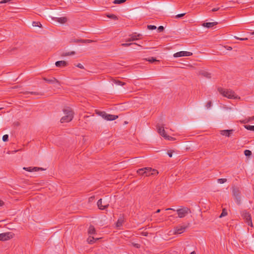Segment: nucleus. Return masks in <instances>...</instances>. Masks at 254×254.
I'll use <instances>...</instances> for the list:
<instances>
[{
    "label": "nucleus",
    "instance_id": "a19ab883",
    "mask_svg": "<svg viewBox=\"0 0 254 254\" xmlns=\"http://www.w3.org/2000/svg\"><path fill=\"white\" fill-rule=\"evenodd\" d=\"M23 170H25L26 171H27L28 172H32V168L31 167H23Z\"/></svg>",
    "mask_w": 254,
    "mask_h": 254
},
{
    "label": "nucleus",
    "instance_id": "864d4df0",
    "mask_svg": "<svg viewBox=\"0 0 254 254\" xmlns=\"http://www.w3.org/2000/svg\"><path fill=\"white\" fill-rule=\"evenodd\" d=\"M119 84H121L122 85H123L125 84L124 83H122V82L121 81H119Z\"/></svg>",
    "mask_w": 254,
    "mask_h": 254
},
{
    "label": "nucleus",
    "instance_id": "4d7b16f0",
    "mask_svg": "<svg viewBox=\"0 0 254 254\" xmlns=\"http://www.w3.org/2000/svg\"><path fill=\"white\" fill-rule=\"evenodd\" d=\"M160 212V209H157V211H156V213H159Z\"/></svg>",
    "mask_w": 254,
    "mask_h": 254
},
{
    "label": "nucleus",
    "instance_id": "f8f14e48",
    "mask_svg": "<svg viewBox=\"0 0 254 254\" xmlns=\"http://www.w3.org/2000/svg\"><path fill=\"white\" fill-rule=\"evenodd\" d=\"M33 27H35L36 28H39V30H33V32H37L39 34H42V32L43 31V27L41 23L39 21H33Z\"/></svg>",
    "mask_w": 254,
    "mask_h": 254
},
{
    "label": "nucleus",
    "instance_id": "ddd939ff",
    "mask_svg": "<svg viewBox=\"0 0 254 254\" xmlns=\"http://www.w3.org/2000/svg\"><path fill=\"white\" fill-rule=\"evenodd\" d=\"M233 129H226L220 130V134L222 135H225L227 137H230L233 133Z\"/></svg>",
    "mask_w": 254,
    "mask_h": 254
},
{
    "label": "nucleus",
    "instance_id": "f257e3e1",
    "mask_svg": "<svg viewBox=\"0 0 254 254\" xmlns=\"http://www.w3.org/2000/svg\"><path fill=\"white\" fill-rule=\"evenodd\" d=\"M64 116L61 119L62 123H68L70 122L73 118V112L72 109L69 107H65L63 109Z\"/></svg>",
    "mask_w": 254,
    "mask_h": 254
},
{
    "label": "nucleus",
    "instance_id": "f3484780",
    "mask_svg": "<svg viewBox=\"0 0 254 254\" xmlns=\"http://www.w3.org/2000/svg\"><path fill=\"white\" fill-rule=\"evenodd\" d=\"M55 64L57 67H65L67 66V63L64 61H57Z\"/></svg>",
    "mask_w": 254,
    "mask_h": 254
},
{
    "label": "nucleus",
    "instance_id": "5701e85b",
    "mask_svg": "<svg viewBox=\"0 0 254 254\" xmlns=\"http://www.w3.org/2000/svg\"><path fill=\"white\" fill-rule=\"evenodd\" d=\"M75 54V52L72 51L70 52H64L61 55L63 57H66L68 56L74 55Z\"/></svg>",
    "mask_w": 254,
    "mask_h": 254
},
{
    "label": "nucleus",
    "instance_id": "a211bd4d",
    "mask_svg": "<svg viewBox=\"0 0 254 254\" xmlns=\"http://www.w3.org/2000/svg\"><path fill=\"white\" fill-rule=\"evenodd\" d=\"M102 203V199H99L98 201H97V205L100 209L103 210L108 207V205H103Z\"/></svg>",
    "mask_w": 254,
    "mask_h": 254
},
{
    "label": "nucleus",
    "instance_id": "8fccbe9b",
    "mask_svg": "<svg viewBox=\"0 0 254 254\" xmlns=\"http://www.w3.org/2000/svg\"><path fill=\"white\" fill-rule=\"evenodd\" d=\"M142 234L143 236H147L148 235V233L147 232H142Z\"/></svg>",
    "mask_w": 254,
    "mask_h": 254
},
{
    "label": "nucleus",
    "instance_id": "09e8293b",
    "mask_svg": "<svg viewBox=\"0 0 254 254\" xmlns=\"http://www.w3.org/2000/svg\"><path fill=\"white\" fill-rule=\"evenodd\" d=\"M219 7H218V8H213L211 11L212 12H215V11H218L219 9Z\"/></svg>",
    "mask_w": 254,
    "mask_h": 254
},
{
    "label": "nucleus",
    "instance_id": "6e6552de",
    "mask_svg": "<svg viewBox=\"0 0 254 254\" xmlns=\"http://www.w3.org/2000/svg\"><path fill=\"white\" fill-rule=\"evenodd\" d=\"M189 210V209L187 207H184L178 209L177 212L178 215V217L180 218H183L185 217L186 215L188 214Z\"/></svg>",
    "mask_w": 254,
    "mask_h": 254
},
{
    "label": "nucleus",
    "instance_id": "58836bf2",
    "mask_svg": "<svg viewBox=\"0 0 254 254\" xmlns=\"http://www.w3.org/2000/svg\"><path fill=\"white\" fill-rule=\"evenodd\" d=\"M164 27L163 26H160L158 28V31L159 32H162L164 31Z\"/></svg>",
    "mask_w": 254,
    "mask_h": 254
},
{
    "label": "nucleus",
    "instance_id": "9d476101",
    "mask_svg": "<svg viewBox=\"0 0 254 254\" xmlns=\"http://www.w3.org/2000/svg\"><path fill=\"white\" fill-rule=\"evenodd\" d=\"M189 226V224L187 225L178 226L176 227L174 229V234H180L183 233Z\"/></svg>",
    "mask_w": 254,
    "mask_h": 254
},
{
    "label": "nucleus",
    "instance_id": "c756f323",
    "mask_svg": "<svg viewBox=\"0 0 254 254\" xmlns=\"http://www.w3.org/2000/svg\"><path fill=\"white\" fill-rule=\"evenodd\" d=\"M45 170V169L41 168V167H33V172H36V171H44Z\"/></svg>",
    "mask_w": 254,
    "mask_h": 254
},
{
    "label": "nucleus",
    "instance_id": "4c0bfd02",
    "mask_svg": "<svg viewBox=\"0 0 254 254\" xmlns=\"http://www.w3.org/2000/svg\"><path fill=\"white\" fill-rule=\"evenodd\" d=\"M2 140L4 142L7 141L8 140V135L5 134V135H3V136H2Z\"/></svg>",
    "mask_w": 254,
    "mask_h": 254
},
{
    "label": "nucleus",
    "instance_id": "c85d7f7f",
    "mask_svg": "<svg viewBox=\"0 0 254 254\" xmlns=\"http://www.w3.org/2000/svg\"><path fill=\"white\" fill-rule=\"evenodd\" d=\"M145 60L151 63H153L154 62L158 61L155 58L153 57L149 58L148 59H146Z\"/></svg>",
    "mask_w": 254,
    "mask_h": 254
},
{
    "label": "nucleus",
    "instance_id": "37998d69",
    "mask_svg": "<svg viewBox=\"0 0 254 254\" xmlns=\"http://www.w3.org/2000/svg\"><path fill=\"white\" fill-rule=\"evenodd\" d=\"M235 38L237 39H239L240 40H241V41H246L248 39L247 38H239V37H237L236 36H235Z\"/></svg>",
    "mask_w": 254,
    "mask_h": 254
},
{
    "label": "nucleus",
    "instance_id": "cd10ccee",
    "mask_svg": "<svg viewBox=\"0 0 254 254\" xmlns=\"http://www.w3.org/2000/svg\"><path fill=\"white\" fill-rule=\"evenodd\" d=\"M123 223V220L122 219H119L116 223V226L117 227H120L122 226Z\"/></svg>",
    "mask_w": 254,
    "mask_h": 254
},
{
    "label": "nucleus",
    "instance_id": "dca6fc26",
    "mask_svg": "<svg viewBox=\"0 0 254 254\" xmlns=\"http://www.w3.org/2000/svg\"><path fill=\"white\" fill-rule=\"evenodd\" d=\"M199 74L207 78H210L211 77V73L205 70H200L199 72Z\"/></svg>",
    "mask_w": 254,
    "mask_h": 254
},
{
    "label": "nucleus",
    "instance_id": "aec40b11",
    "mask_svg": "<svg viewBox=\"0 0 254 254\" xmlns=\"http://www.w3.org/2000/svg\"><path fill=\"white\" fill-rule=\"evenodd\" d=\"M99 239V238L95 239L93 237L89 236L88 238L87 241L88 244H92L94 243L96 241L98 240Z\"/></svg>",
    "mask_w": 254,
    "mask_h": 254
},
{
    "label": "nucleus",
    "instance_id": "c9c22d12",
    "mask_svg": "<svg viewBox=\"0 0 254 254\" xmlns=\"http://www.w3.org/2000/svg\"><path fill=\"white\" fill-rule=\"evenodd\" d=\"M156 28H157V27L155 25H147V29L149 30H155Z\"/></svg>",
    "mask_w": 254,
    "mask_h": 254
},
{
    "label": "nucleus",
    "instance_id": "e433bc0d",
    "mask_svg": "<svg viewBox=\"0 0 254 254\" xmlns=\"http://www.w3.org/2000/svg\"><path fill=\"white\" fill-rule=\"evenodd\" d=\"M107 16H108L109 18H112V19H114V20H117V19H118L117 17L115 15H114V14H108V15H107Z\"/></svg>",
    "mask_w": 254,
    "mask_h": 254
},
{
    "label": "nucleus",
    "instance_id": "6e6d98bb",
    "mask_svg": "<svg viewBox=\"0 0 254 254\" xmlns=\"http://www.w3.org/2000/svg\"><path fill=\"white\" fill-rule=\"evenodd\" d=\"M3 202L0 200V206H1L3 204Z\"/></svg>",
    "mask_w": 254,
    "mask_h": 254
},
{
    "label": "nucleus",
    "instance_id": "603ef678",
    "mask_svg": "<svg viewBox=\"0 0 254 254\" xmlns=\"http://www.w3.org/2000/svg\"><path fill=\"white\" fill-rule=\"evenodd\" d=\"M175 210L174 209L171 208H167V209H166V210Z\"/></svg>",
    "mask_w": 254,
    "mask_h": 254
},
{
    "label": "nucleus",
    "instance_id": "79ce46f5",
    "mask_svg": "<svg viewBox=\"0 0 254 254\" xmlns=\"http://www.w3.org/2000/svg\"><path fill=\"white\" fill-rule=\"evenodd\" d=\"M186 14L185 13H182V14H178L176 16V17L177 18H181V17H182L183 16H184Z\"/></svg>",
    "mask_w": 254,
    "mask_h": 254
},
{
    "label": "nucleus",
    "instance_id": "412c9836",
    "mask_svg": "<svg viewBox=\"0 0 254 254\" xmlns=\"http://www.w3.org/2000/svg\"><path fill=\"white\" fill-rule=\"evenodd\" d=\"M132 36V40L133 41L137 40L138 39H140L142 37V35L140 34H136V33H134L131 35Z\"/></svg>",
    "mask_w": 254,
    "mask_h": 254
},
{
    "label": "nucleus",
    "instance_id": "052dcab7",
    "mask_svg": "<svg viewBox=\"0 0 254 254\" xmlns=\"http://www.w3.org/2000/svg\"><path fill=\"white\" fill-rule=\"evenodd\" d=\"M1 108H0V110H1Z\"/></svg>",
    "mask_w": 254,
    "mask_h": 254
},
{
    "label": "nucleus",
    "instance_id": "a18cd8bd",
    "mask_svg": "<svg viewBox=\"0 0 254 254\" xmlns=\"http://www.w3.org/2000/svg\"><path fill=\"white\" fill-rule=\"evenodd\" d=\"M76 66L81 69L84 68L83 65L82 64H78L77 65H76Z\"/></svg>",
    "mask_w": 254,
    "mask_h": 254
},
{
    "label": "nucleus",
    "instance_id": "6ab92c4d",
    "mask_svg": "<svg viewBox=\"0 0 254 254\" xmlns=\"http://www.w3.org/2000/svg\"><path fill=\"white\" fill-rule=\"evenodd\" d=\"M88 234L90 235L96 234V230L94 226L90 225L88 229Z\"/></svg>",
    "mask_w": 254,
    "mask_h": 254
},
{
    "label": "nucleus",
    "instance_id": "f704fd0d",
    "mask_svg": "<svg viewBox=\"0 0 254 254\" xmlns=\"http://www.w3.org/2000/svg\"><path fill=\"white\" fill-rule=\"evenodd\" d=\"M227 179H218L217 180V182L219 184H223L225 182H226Z\"/></svg>",
    "mask_w": 254,
    "mask_h": 254
},
{
    "label": "nucleus",
    "instance_id": "7c9ffc66",
    "mask_svg": "<svg viewBox=\"0 0 254 254\" xmlns=\"http://www.w3.org/2000/svg\"><path fill=\"white\" fill-rule=\"evenodd\" d=\"M245 127L248 130L254 131V126L246 125Z\"/></svg>",
    "mask_w": 254,
    "mask_h": 254
},
{
    "label": "nucleus",
    "instance_id": "13d9d810",
    "mask_svg": "<svg viewBox=\"0 0 254 254\" xmlns=\"http://www.w3.org/2000/svg\"><path fill=\"white\" fill-rule=\"evenodd\" d=\"M190 254H196V253L194 251H193V252H191Z\"/></svg>",
    "mask_w": 254,
    "mask_h": 254
},
{
    "label": "nucleus",
    "instance_id": "7ed1b4c3",
    "mask_svg": "<svg viewBox=\"0 0 254 254\" xmlns=\"http://www.w3.org/2000/svg\"><path fill=\"white\" fill-rule=\"evenodd\" d=\"M219 92L222 94L223 96L227 97L229 99L235 98V94L234 91L230 89L225 90L221 87L218 88Z\"/></svg>",
    "mask_w": 254,
    "mask_h": 254
},
{
    "label": "nucleus",
    "instance_id": "bb28decb",
    "mask_svg": "<svg viewBox=\"0 0 254 254\" xmlns=\"http://www.w3.org/2000/svg\"><path fill=\"white\" fill-rule=\"evenodd\" d=\"M253 121H254V116L249 117L248 119H246V120L243 121L242 122L245 124V123H248L249 122H251Z\"/></svg>",
    "mask_w": 254,
    "mask_h": 254
},
{
    "label": "nucleus",
    "instance_id": "f03ea898",
    "mask_svg": "<svg viewBox=\"0 0 254 254\" xmlns=\"http://www.w3.org/2000/svg\"><path fill=\"white\" fill-rule=\"evenodd\" d=\"M137 173L139 175L148 177L151 175H155L156 174H158V172L157 170L155 169H152L151 168L145 167L137 170Z\"/></svg>",
    "mask_w": 254,
    "mask_h": 254
},
{
    "label": "nucleus",
    "instance_id": "bf43d9fd",
    "mask_svg": "<svg viewBox=\"0 0 254 254\" xmlns=\"http://www.w3.org/2000/svg\"><path fill=\"white\" fill-rule=\"evenodd\" d=\"M252 34L254 35V31L252 33Z\"/></svg>",
    "mask_w": 254,
    "mask_h": 254
},
{
    "label": "nucleus",
    "instance_id": "49530a36",
    "mask_svg": "<svg viewBox=\"0 0 254 254\" xmlns=\"http://www.w3.org/2000/svg\"><path fill=\"white\" fill-rule=\"evenodd\" d=\"M167 154L170 157H172L173 155V152L172 151H168L167 152Z\"/></svg>",
    "mask_w": 254,
    "mask_h": 254
},
{
    "label": "nucleus",
    "instance_id": "393cba45",
    "mask_svg": "<svg viewBox=\"0 0 254 254\" xmlns=\"http://www.w3.org/2000/svg\"><path fill=\"white\" fill-rule=\"evenodd\" d=\"M137 45L139 47H141V45H139V44H137V43H123L121 44V46L122 47H128L130 45Z\"/></svg>",
    "mask_w": 254,
    "mask_h": 254
},
{
    "label": "nucleus",
    "instance_id": "9b49d317",
    "mask_svg": "<svg viewBox=\"0 0 254 254\" xmlns=\"http://www.w3.org/2000/svg\"><path fill=\"white\" fill-rule=\"evenodd\" d=\"M192 55V53L190 52L181 51L175 53L173 55L175 58H178L181 57H188Z\"/></svg>",
    "mask_w": 254,
    "mask_h": 254
},
{
    "label": "nucleus",
    "instance_id": "20e7f679",
    "mask_svg": "<svg viewBox=\"0 0 254 254\" xmlns=\"http://www.w3.org/2000/svg\"><path fill=\"white\" fill-rule=\"evenodd\" d=\"M97 113L104 119L107 121H114L118 118V116L108 114L104 111H99Z\"/></svg>",
    "mask_w": 254,
    "mask_h": 254
},
{
    "label": "nucleus",
    "instance_id": "39448f33",
    "mask_svg": "<svg viewBox=\"0 0 254 254\" xmlns=\"http://www.w3.org/2000/svg\"><path fill=\"white\" fill-rule=\"evenodd\" d=\"M232 189L233 195L235 198L236 202L237 204L240 205L241 201L240 196L241 191L238 188L233 187Z\"/></svg>",
    "mask_w": 254,
    "mask_h": 254
},
{
    "label": "nucleus",
    "instance_id": "5fc2aeb1",
    "mask_svg": "<svg viewBox=\"0 0 254 254\" xmlns=\"http://www.w3.org/2000/svg\"><path fill=\"white\" fill-rule=\"evenodd\" d=\"M35 185H34V184H33V187H32L33 190H34H34H36V188L35 189Z\"/></svg>",
    "mask_w": 254,
    "mask_h": 254
},
{
    "label": "nucleus",
    "instance_id": "2eb2a0df",
    "mask_svg": "<svg viewBox=\"0 0 254 254\" xmlns=\"http://www.w3.org/2000/svg\"><path fill=\"white\" fill-rule=\"evenodd\" d=\"M218 24L217 22H205L203 23L202 25L203 27H206L207 28H209L212 27Z\"/></svg>",
    "mask_w": 254,
    "mask_h": 254
},
{
    "label": "nucleus",
    "instance_id": "b1692460",
    "mask_svg": "<svg viewBox=\"0 0 254 254\" xmlns=\"http://www.w3.org/2000/svg\"><path fill=\"white\" fill-rule=\"evenodd\" d=\"M43 95H44V94L42 92H33V95L36 96V97L35 98H36V99L39 98L40 97L43 96Z\"/></svg>",
    "mask_w": 254,
    "mask_h": 254
},
{
    "label": "nucleus",
    "instance_id": "2f4dec72",
    "mask_svg": "<svg viewBox=\"0 0 254 254\" xmlns=\"http://www.w3.org/2000/svg\"><path fill=\"white\" fill-rule=\"evenodd\" d=\"M227 215V210L225 209H223L221 214H220L219 217L221 218L222 217L225 216Z\"/></svg>",
    "mask_w": 254,
    "mask_h": 254
},
{
    "label": "nucleus",
    "instance_id": "473e14b6",
    "mask_svg": "<svg viewBox=\"0 0 254 254\" xmlns=\"http://www.w3.org/2000/svg\"><path fill=\"white\" fill-rule=\"evenodd\" d=\"M244 154L246 156L249 157L252 155V153L251 151H250L249 150H246L244 151Z\"/></svg>",
    "mask_w": 254,
    "mask_h": 254
},
{
    "label": "nucleus",
    "instance_id": "4468645a",
    "mask_svg": "<svg viewBox=\"0 0 254 254\" xmlns=\"http://www.w3.org/2000/svg\"><path fill=\"white\" fill-rule=\"evenodd\" d=\"M44 80L49 83L54 84L58 83L59 84V81L55 77H52L50 78H44Z\"/></svg>",
    "mask_w": 254,
    "mask_h": 254
},
{
    "label": "nucleus",
    "instance_id": "c03bdc74",
    "mask_svg": "<svg viewBox=\"0 0 254 254\" xmlns=\"http://www.w3.org/2000/svg\"><path fill=\"white\" fill-rule=\"evenodd\" d=\"M11 0H2L0 1V4L5 3L10 1Z\"/></svg>",
    "mask_w": 254,
    "mask_h": 254
},
{
    "label": "nucleus",
    "instance_id": "de8ad7c7",
    "mask_svg": "<svg viewBox=\"0 0 254 254\" xmlns=\"http://www.w3.org/2000/svg\"><path fill=\"white\" fill-rule=\"evenodd\" d=\"M129 36L130 37V38L126 39V41L127 42H131V41H133V40H132V36L131 35H129Z\"/></svg>",
    "mask_w": 254,
    "mask_h": 254
},
{
    "label": "nucleus",
    "instance_id": "a878e982",
    "mask_svg": "<svg viewBox=\"0 0 254 254\" xmlns=\"http://www.w3.org/2000/svg\"><path fill=\"white\" fill-rule=\"evenodd\" d=\"M75 42L77 43L82 42V43H90L92 42L93 41L91 40H88V39H87V40H77Z\"/></svg>",
    "mask_w": 254,
    "mask_h": 254
},
{
    "label": "nucleus",
    "instance_id": "423d86ee",
    "mask_svg": "<svg viewBox=\"0 0 254 254\" xmlns=\"http://www.w3.org/2000/svg\"><path fill=\"white\" fill-rule=\"evenodd\" d=\"M14 234L12 232H8L0 234V241H6L14 237Z\"/></svg>",
    "mask_w": 254,
    "mask_h": 254
},
{
    "label": "nucleus",
    "instance_id": "ea45409f",
    "mask_svg": "<svg viewBox=\"0 0 254 254\" xmlns=\"http://www.w3.org/2000/svg\"><path fill=\"white\" fill-rule=\"evenodd\" d=\"M211 106H212L211 101H209L207 103L206 107H207V108H209L211 107Z\"/></svg>",
    "mask_w": 254,
    "mask_h": 254
},
{
    "label": "nucleus",
    "instance_id": "72a5a7b5",
    "mask_svg": "<svg viewBox=\"0 0 254 254\" xmlns=\"http://www.w3.org/2000/svg\"><path fill=\"white\" fill-rule=\"evenodd\" d=\"M126 0H115L114 1V3L115 4H121L125 2Z\"/></svg>",
    "mask_w": 254,
    "mask_h": 254
},
{
    "label": "nucleus",
    "instance_id": "1a4fd4ad",
    "mask_svg": "<svg viewBox=\"0 0 254 254\" xmlns=\"http://www.w3.org/2000/svg\"><path fill=\"white\" fill-rule=\"evenodd\" d=\"M158 133L163 137H164L165 139L171 140H173L174 138L168 135L166 133V131L164 128V127H159L158 128Z\"/></svg>",
    "mask_w": 254,
    "mask_h": 254
},
{
    "label": "nucleus",
    "instance_id": "3c124183",
    "mask_svg": "<svg viewBox=\"0 0 254 254\" xmlns=\"http://www.w3.org/2000/svg\"><path fill=\"white\" fill-rule=\"evenodd\" d=\"M134 246L135 247L137 248H139L140 247V245L138 244H135L134 245Z\"/></svg>",
    "mask_w": 254,
    "mask_h": 254
},
{
    "label": "nucleus",
    "instance_id": "0eeeda50",
    "mask_svg": "<svg viewBox=\"0 0 254 254\" xmlns=\"http://www.w3.org/2000/svg\"><path fill=\"white\" fill-rule=\"evenodd\" d=\"M242 215L248 225L253 227V223L250 213L245 210L243 211Z\"/></svg>",
    "mask_w": 254,
    "mask_h": 254
},
{
    "label": "nucleus",
    "instance_id": "4be33fe9",
    "mask_svg": "<svg viewBox=\"0 0 254 254\" xmlns=\"http://www.w3.org/2000/svg\"><path fill=\"white\" fill-rule=\"evenodd\" d=\"M57 19V21L62 24L65 23L67 21V18L65 17H59Z\"/></svg>",
    "mask_w": 254,
    "mask_h": 254
}]
</instances>
